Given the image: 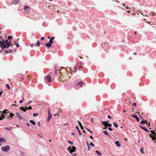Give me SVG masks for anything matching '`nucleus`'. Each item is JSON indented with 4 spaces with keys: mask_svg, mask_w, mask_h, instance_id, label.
<instances>
[{
    "mask_svg": "<svg viewBox=\"0 0 156 156\" xmlns=\"http://www.w3.org/2000/svg\"><path fill=\"white\" fill-rule=\"evenodd\" d=\"M66 71V72L65 74L61 73V76H60L58 78L59 81L60 82H63L64 81L69 80L72 73L69 72H67Z\"/></svg>",
    "mask_w": 156,
    "mask_h": 156,
    "instance_id": "f257e3e1",
    "label": "nucleus"
},
{
    "mask_svg": "<svg viewBox=\"0 0 156 156\" xmlns=\"http://www.w3.org/2000/svg\"><path fill=\"white\" fill-rule=\"evenodd\" d=\"M14 41L15 42V44L16 45V46L18 47H19L20 46V45L19 44V43L16 42L15 41Z\"/></svg>",
    "mask_w": 156,
    "mask_h": 156,
    "instance_id": "bb28decb",
    "label": "nucleus"
},
{
    "mask_svg": "<svg viewBox=\"0 0 156 156\" xmlns=\"http://www.w3.org/2000/svg\"><path fill=\"white\" fill-rule=\"evenodd\" d=\"M84 83L82 81H80L77 83L76 84V86L77 87H82Z\"/></svg>",
    "mask_w": 156,
    "mask_h": 156,
    "instance_id": "6e6552de",
    "label": "nucleus"
},
{
    "mask_svg": "<svg viewBox=\"0 0 156 156\" xmlns=\"http://www.w3.org/2000/svg\"><path fill=\"white\" fill-rule=\"evenodd\" d=\"M11 45V44L10 42H8V41L7 40H5V43L4 45L3 48H7L9 47Z\"/></svg>",
    "mask_w": 156,
    "mask_h": 156,
    "instance_id": "7ed1b4c3",
    "label": "nucleus"
},
{
    "mask_svg": "<svg viewBox=\"0 0 156 156\" xmlns=\"http://www.w3.org/2000/svg\"><path fill=\"white\" fill-rule=\"evenodd\" d=\"M87 146H89V143L88 142H87Z\"/></svg>",
    "mask_w": 156,
    "mask_h": 156,
    "instance_id": "680f3d73",
    "label": "nucleus"
},
{
    "mask_svg": "<svg viewBox=\"0 0 156 156\" xmlns=\"http://www.w3.org/2000/svg\"><path fill=\"white\" fill-rule=\"evenodd\" d=\"M25 108H24L23 109V111L24 112H26V111L27 109V107H25Z\"/></svg>",
    "mask_w": 156,
    "mask_h": 156,
    "instance_id": "c9c22d12",
    "label": "nucleus"
},
{
    "mask_svg": "<svg viewBox=\"0 0 156 156\" xmlns=\"http://www.w3.org/2000/svg\"><path fill=\"white\" fill-rule=\"evenodd\" d=\"M50 108H48V117L47 118V121H49L50 120L51 118V113L50 112Z\"/></svg>",
    "mask_w": 156,
    "mask_h": 156,
    "instance_id": "1a4fd4ad",
    "label": "nucleus"
},
{
    "mask_svg": "<svg viewBox=\"0 0 156 156\" xmlns=\"http://www.w3.org/2000/svg\"><path fill=\"white\" fill-rule=\"evenodd\" d=\"M112 126V124L111 123H108V126L109 127H111Z\"/></svg>",
    "mask_w": 156,
    "mask_h": 156,
    "instance_id": "ea45409f",
    "label": "nucleus"
},
{
    "mask_svg": "<svg viewBox=\"0 0 156 156\" xmlns=\"http://www.w3.org/2000/svg\"><path fill=\"white\" fill-rule=\"evenodd\" d=\"M12 4L13 3L14 5H16L19 2V0H12Z\"/></svg>",
    "mask_w": 156,
    "mask_h": 156,
    "instance_id": "ddd939ff",
    "label": "nucleus"
},
{
    "mask_svg": "<svg viewBox=\"0 0 156 156\" xmlns=\"http://www.w3.org/2000/svg\"><path fill=\"white\" fill-rule=\"evenodd\" d=\"M78 122L79 123V126H81L82 125V124L81 123H80L79 121H78Z\"/></svg>",
    "mask_w": 156,
    "mask_h": 156,
    "instance_id": "8fccbe9b",
    "label": "nucleus"
},
{
    "mask_svg": "<svg viewBox=\"0 0 156 156\" xmlns=\"http://www.w3.org/2000/svg\"><path fill=\"white\" fill-rule=\"evenodd\" d=\"M68 142L69 143V144H71L72 145H73V142H71L70 141H68Z\"/></svg>",
    "mask_w": 156,
    "mask_h": 156,
    "instance_id": "58836bf2",
    "label": "nucleus"
},
{
    "mask_svg": "<svg viewBox=\"0 0 156 156\" xmlns=\"http://www.w3.org/2000/svg\"><path fill=\"white\" fill-rule=\"evenodd\" d=\"M32 102V101H29V102L27 104V105H28L29 104L31 103Z\"/></svg>",
    "mask_w": 156,
    "mask_h": 156,
    "instance_id": "864d4df0",
    "label": "nucleus"
},
{
    "mask_svg": "<svg viewBox=\"0 0 156 156\" xmlns=\"http://www.w3.org/2000/svg\"><path fill=\"white\" fill-rule=\"evenodd\" d=\"M34 44H30V46L31 47H33L34 46Z\"/></svg>",
    "mask_w": 156,
    "mask_h": 156,
    "instance_id": "6e6d98bb",
    "label": "nucleus"
},
{
    "mask_svg": "<svg viewBox=\"0 0 156 156\" xmlns=\"http://www.w3.org/2000/svg\"><path fill=\"white\" fill-rule=\"evenodd\" d=\"M2 91H1V92H0V97L2 95Z\"/></svg>",
    "mask_w": 156,
    "mask_h": 156,
    "instance_id": "4d7b16f0",
    "label": "nucleus"
},
{
    "mask_svg": "<svg viewBox=\"0 0 156 156\" xmlns=\"http://www.w3.org/2000/svg\"><path fill=\"white\" fill-rule=\"evenodd\" d=\"M90 138H91V139L92 140H93V137L91 136H90Z\"/></svg>",
    "mask_w": 156,
    "mask_h": 156,
    "instance_id": "0e129e2a",
    "label": "nucleus"
},
{
    "mask_svg": "<svg viewBox=\"0 0 156 156\" xmlns=\"http://www.w3.org/2000/svg\"><path fill=\"white\" fill-rule=\"evenodd\" d=\"M10 118H12L13 116H14V114L12 113H10Z\"/></svg>",
    "mask_w": 156,
    "mask_h": 156,
    "instance_id": "c85d7f7f",
    "label": "nucleus"
},
{
    "mask_svg": "<svg viewBox=\"0 0 156 156\" xmlns=\"http://www.w3.org/2000/svg\"><path fill=\"white\" fill-rule=\"evenodd\" d=\"M6 87L9 90L10 89V87L9 86V85L8 84H6Z\"/></svg>",
    "mask_w": 156,
    "mask_h": 156,
    "instance_id": "c756f323",
    "label": "nucleus"
},
{
    "mask_svg": "<svg viewBox=\"0 0 156 156\" xmlns=\"http://www.w3.org/2000/svg\"><path fill=\"white\" fill-rule=\"evenodd\" d=\"M49 42L51 44L52 43H53V41L52 39H51L50 38V39L49 41Z\"/></svg>",
    "mask_w": 156,
    "mask_h": 156,
    "instance_id": "72a5a7b5",
    "label": "nucleus"
},
{
    "mask_svg": "<svg viewBox=\"0 0 156 156\" xmlns=\"http://www.w3.org/2000/svg\"><path fill=\"white\" fill-rule=\"evenodd\" d=\"M44 79L45 82L48 83H51L52 81V78L50 75H48L45 76Z\"/></svg>",
    "mask_w": 156,
    "mask_h": 156,
    "instance_id": "f03ea898",
    "label": "nucleus"
},
{
    "mask_svg": "<svg viewBox=\"0 0 156 156\" xmlns=\"http://www.w3.org/2000/svg\"><path fill=\"white\" fill-rule=\"evenodd\" d=\"M78 67L80 69L81 68H82V66H78ZM82 68H83V67H82Z\"/></svg>",
    "mask_w": 156,
    "mask_h": 156,
    "instance_id": "69168bd1",
    "label": "nucleus"
},
{
    "mask_svg": "<svg viewBox=\"0 0 156 156\" xmlns=\"http://www.w3.org/2000/svg\"><path fill=\"white\" fill-rule=\"evenodd\" d=\"M108 129L109 130L111 131H112L113 130L110 127H108Z\"/></svg>",
    "mask_w": 156,
    "mask_h": 156,
    "instance_id": "37998d69",
    "label": "nucleus"
},
{
    "mask_svg": "<svg viewBox=\"0 0 156 156\" xmlns=\"http://www.w3.org/2000/svg\"><path fill=\"white\" fill-rule=\"evenodd\" d=\"M95 152L99 156L101 155V153L98 150H96Z\"/></svg>",
    "mask_w": 156,
    "mask_h": 156,
    "instance_id": "393cba45",
    "label": "nucleus"
},
{
    "mask_svg": "<svg viewBox=\"0 0 156 156\" xmlns=\"http://www.w3.org/2000/svg\"><path fill=\"white\" fill-rule=\"evenodd\" d=\"M46 45L47 47V48L48 49L51 46V44L48 42L46 44Z\"/></svg>",
    "mask_w": 156,
    "mask_h": 156,
    "instance_id": "a211bd4d",
    "label": "nucleus"
},
{
    "mask_svg": "<svg viewBox=\"0 0 156 156\" xmlns=\"http://www.w3.org/2000/svg\"><path fill=\"white\" fill-rule=\"evenodd\" d=\"M55 37H53L51 38H50L51 39H52L53 40L55 39Z\"/></svg>",
    "mask_w": 156,
    "mask_h": 156,
    "instance_id": "e2e57ef3",
    "label": "nucleus"
},
{
    "mask_svg": "<svg viewBox=\"0 0 156 156\" xmlns=\"http://www.w3.org/2000/svg\"><path fill=\"white\" fill-rule=\"evenodd\" d=\"M90 144L91 145L93 146V147H94V145L93 144V143L92 142H91L90 143Z\"/></svg>",
    "mask_w": 156,
    "mask_h": 156,
    "instance_id": "a18cd8bd",
    "label": "nucleus"
},
{
    "mask_svg": "<svg viewBox=\"0 0 156 156\" xmlns=\"http://www.w3.org/2000/svg\"><path fill=\"white\" fill-rule=\"evenodd\" d=\"M15 115L19 120H20L22 119V117L21 115L18 112H16V113Z\"/></svg>",
    "mask_w": 156,
    "mask_h": 156,
    "instance_id": "9d476101",
    "label": "nucleus"
},
{
    "mask_svg": "<svg viewBox=\"0 0 156 156\" xmlns=\"http://www.w3.org/2000/svg\"><path fill=\"white\" fill-rule=\"evenodd\" d=\"M8 110H4L3 112H2V113H3V114H4V113H5V114H7L8 113Z\"/></svg>",
    "mask_w": 156,
    "mask_h": 156,
    "instance_id": "a878e982",
    "label": "nucleus"
},
{
    "mask_svg": "<svg viewBox=\"0 0 156 156\" xmlns=\"http://www.w3.org/2000/svg\"><path fill=\"white\" fill-rule=\"evenodd\" d=\"M145 121V123L147 125L148 122H147V120L144 121Z\"/></svg>",
    "mask_w": 156,
    "mask_h": 156,
    "instance_id": "5fc2aeb1",
    "label": "nucleus"
},
{
    "mask_svg": "<svg viewBox=\"0 0 156 156\" xmlns=\"http://www.w3.org/2000/svg\"><path fill=\"white\" fill-rule=\"evenodd\" d=\"M103 132L106 135H107L108 136H110L107 133V132L106 131H104Z\"/></svg>",
    "mask_w": 156,
    "mask_h": 156,
    "instance_id": "2f4dec72",
    "label": "nucleus"
},
{
    "mask_svg": "<svg viewBox=\"0 0 156 156\" xmlns=\"http://www.w3.org/2000/svg\"><path fill=\"white\" fill-rule=\"evenodd\" d=\"M108 126H105V127L104 128V129H107V128Z\"/></svg>",
    "mask_w": 156,
    "mask_h": 156,
    "instance_id": "bf43d9fd",
    "label": "nucleus"
},
{
    "mask_svg": "<svg viewBox=\"0 0 156 156\" xmlns=\"http://www.w3.org/2000/svg\"><path fill=\"white\" fill-rule=\"evenodd\" d=\"M150 136L152 138V140L153 141H154L155 140V138L151 134H150Z\"/></svg>",
    "mask_w": 156,
    "mask_h": 156,
    "instance_id": "7c9ffc66",
    "label": "nucleus"
},
{
    "mask_svg": "<svg viewBox=\"0 0 156 156\" xmlns=\"http://www.w3.org/2000/svg\"><path fill=\"white\" fill-rule=\"evenodd\" d=\"M87 147H88V151H90V146H87Z\"/></svg>",
    "mask_w": 156,
    "mask_h": 156,
    "instance_id": "3c124183",
    "label": "nucleus"
},
{
    "mask_svg": "<svg viewBox=\"0 0 156 156\" xmlns=\"http://www.w3.org/2000/svg\"><path fill=\"white\" fill-rule=\"evenodd\" d=\"M102 125H105V126H108V121L104 122L103 121L102 122Z\"/></svg>",
    "mask_w": 156,
    "mask_h": 156,
    "instance_id": "2eb2a0df",
    "label": "nucleus"
},
{
    "mask_svg": "<svg viewBox=\"0 0 156 156\" xmlns=\"http://www.w3.org/2000/svg\"><path fill=\"white\" fill-rule=\"evenodd\" d=\"M151 131L152 133V134H153L154 136V137L155 138V140H156V134L155 131L154 130H153V131L151 130Z\"/></svg>",
    "mask_w": 156,
    "mask_h": 156,
    "instance_id": "6ab92c4d",
    "label": "nucleus"
},
{
    "mask_svg": "<svg viewBox=\"0 0 156 156\" xmlns=\"http://www.w3.org/2000/svg\"><path fill=\"white\" fill-rule=\"evenodd\" d=\"M148 126H150V122H148V124H147V125Z\"/></svg>",
    "mask_w": 156,
    "mask_h": 156,
    "instance_id": "338daca9",
    "label": "nucleus"
},
{
    "mask_svg": "<svg viewBox=\"0 0 156 156\" xmlns=\"http://www.w3.org/2000/svg\"><path fill=\"white\" fill-rule=\"evenodd\" d=\"M144 123H145V121H144V120H142V121H141V122H140L141 124H144Z\"/></svg>",
    "mask_w": 156,
    "mask_h": 156,
    "instance_id": "c03bdc74",
    "label": "nucleus"
},
{
    "mask_svg": "<svg viewBox=\"0 0 156 156\" xmlns=\"http://www.w3.org/2000/svg\"><path fill=\"white\" fill-rule=\"evenodd\" d=\"M24 100V97H23L22 99L20 101L19 103L20 104L22 103L23 101Z\"/></svg>",
    "mask_w": 156,
    "mask_h": 156,
    "instance_id": "473e14b6",
    "label": "nucleus"
},
{
    "mask_svg": "<svg viewBox=\"0 0 156 156\" xmlns=\"http://www.w3.org/2000/svg\"><path fill=\"white\" fill-rule=\"evenodd\" d=\"M113 125H114V126L115 127H116V128H117V127H118V124H117V123H115V122H114V123H113Z\"/></svg>",
    "mask_w": 156,
    "mask_h": 156,
    "instance_id": "cd10ccee",
    "label": "nucleus"
},
{
    "mask_svg": "<svg viewBox=\"0 0 156 156\" xmlns=\"http://www.w3.org/2000/svg\"><path fill=\"white\" fill-rule=\"evenodd\" d=\"M56 115H57L58 116H59V113H57V114H55L54 115V116H55Z\"/></svg>",
    "mask_w": 156,
    "mask_h": 156,
    "instance_id": "052dcab7",
    "label": "nucleus"
},
{
    "mask_svg": "<svg viewBox=\"0 0 156 156\" xmlns=\"http://www.w3.org/2000/svg\"><path fill=\"white\" fill-rule=\"evenodd\" d=\"M143 148H141V149H140V151L141 152V153H142V154H144V152L143 151Z\"/></svg>",
    "mask_w": 156,
    "mask_h": 156,
    "instance_id": "4c0bfd02",
    "label": "nucleus"
},
{
    "mask_svg": "<svg viewBox=\"0 0 156 156\" xmlns=\"http://www.w3.org/2000/svg\"><path fill=\"white\" fill-rule=\"evenodd\" d=\"M115 144L118 147H120L121 146V145L120 144L119 142V141H117L115 142Z\"/></svg>",
    "mask_w": 156,
    "mask_h": 156,
    "instance_id": "4be33fe9",
    "label": "nucleus"
},
{
    "mask_svg": "<svg viewBox=\"0 0 156 156\" xmlns=\"http://www.w3.org/2000/svg\"><path fill=\"white\" fill-rule=\"evenodd\" d=\"M8 38V39L9 40L11 39L12 38V36H9Z\"/></svg>",
    "mask_w": 156,
    "mask_h": 156,
    "instance_id": "f704fd0d",
    "label": "nucleus"
},
{
    "mask_svg": "<svg viewBox=\"0 0 156 156\" xmlns=\"http://www.w3.org/2000/svg\"><path fill=\"white\" fill-rule=\"evenodd\" d=\"M93 118H92L91 119V122H93Z\"/></svg>",
    "mask_w": 156,
    "mask_h": 156,
    "instance_id": "774afa93",
    "label": "nucleus"
},
{
    "mask_svg": "<svg viewBox=\"0 0 156 156\" xmlns=\"http://www.w3.org/2000/svg\"><path fill=\"white\" fill-rule=\"evenodd\" d=\"M136 103H133V106H134V107L136 106Z\"/></svg>",
    "mask_w": 156,
    "mask_h": 156,
    "instance_id": "09e8293b",
    "label": "nucleus"
},
{
    "mask_svg": "<svg viewBox=\"0 0 156 156\" xmlns=\"http://www.w3.org/2000/svg\"><path fill=\"white\" fill-rule=\"evenodd\" d=\"M132 116L133 117H134L136 119V120L137 122H139V119L136 115H132Z\"/></svg>",
    "mask_w": 156,
    "mask_h": 156,
    "instance_id": "f3484780",
    "label": "nucleus"
},
{
    "mask_svg": "<svg viewBox=\"0 0 156 156\" xmlns=\"http://www.w3.org/2000/svg\"><path fill=\"white\" fill-rule=\"evenodd\" d=\"M12 50L11 49L10 50L8 51H5V52H6L7 53H10L12 52Z\"/></svg>",
    "mask_w": 156,
    "mask_h": 156,
    "instance_id": "b1692460",
    "label": "nucleus"
},
{
    "mask_svg": "<svg viewBox=\"0 0 156 156\" xmlns=\"http://www.w3.org/2000/svg\"><path fill=\"white\" fill-rule=\"evenodd\" d=\"M38 115V113H36V114L35 113H34L33 114V116H36V115Z\"/></svg>",
    "mask_w": 156,
    "mask_h": 156,
    "instance_id": "a19ab883",
    "label": "nucleus"
},
{
    "mask_svg": "<svg viewBox=\"0 0 156 156\" xmlns=\"http://www.w3.org/2000/svg\"><path fill=\"white\" fill-rule=\"evenodd\" d=\"M6 115H3V114H2L1 115V117H0V119L2 120L5 118Z\"/></svg>",
    "mask_w": 156,
    "mask_h": 156,
    "instance_id": "dca6fc26",
    "label": "nucleus"
},
{
    "mask_svg": "<svg viewBox=\"0 0 156 156\" xmlns=\"http://www.w3.org/2000/svg\"><path fill=\"white\" fill-rule=\"evenodd\" d=\"M24 107H23V106H21L20 108V110H23V109L24 108Z\"/></svg>",
    "mask_w": 156,
    "mask_h": 156,
    "instance_id": "79ce46f5",
    "label": "nucleus"
},
{
    "mask_svg": "<svg viewBox=\"0 0 156 156\" xmlns=\"http://www.w3.org/2000/svg\"><path fill=\"white\" fill-rule=\"evenodd\" d=\"M5 142V139L2 138H0V146L3 143Z\"/></svg>",
    "mask_w": 156,
    "mask_h": 156,
    "instance_id": "f8f14e48",
    "label": "nucleus"
},
{
    "mask_svg": "<svg viewBox=\"0 0 156 156\" xmlns=\"http://www.w3.org/2000/svg\"><path fill=\"white\" fill-rule=\"evenodd\" d=\"M5 43V41L4 39L1 37L0 40V47L2 48V49H3V47Z\"/></svg>",
    "mask_w": 156,
    "mask_h": 156,
    "instance_id": "423d86ee",
    "label": "nucleus"
},
{
    "mask_svg": "<svg viewBox=\"0 0 156 156\" xmlns=\"http://www.w3.org/2000/svg\"><path fill=\"white\" fill-rule=\"evenodd\" d=\"M76 129L78 130V132H79V134L81 136V135H82V133L79 129V128L78 127V126H77L76 127Z\"/></svg>",
    "mask_w": 156,
    "mask_h": 156,
    "instance_id": "412c9836",
    "label": "nucleus"
},
{
    "mask_svg": "<svg viewBox=\"0 0 156 156\" xmlns=\"http://www.w3.org/2000/svg\"><path fill=\"white\" fill-rule=\"evenodd\" d=\"M41 39L42 40H44V37H42L41 38Z\"/></svg>",
    "mask_w": 156,
    "mask_h": 156,
    "instance_id": "603ef678",
    "label": "nucleus"
},
{
    "mask_svg": "<svg viewBox=\"0 0 156 156\" xmlns=\"http://www.w3.org/2000/svg\"><path fill=\"white\" fill-rule=\"evenodd\" d=\"M86 128L87 131H88L91 134H92V132L90 130L88 129L87 128Z\"/></svg>",
    "mask_w": 156,
    "mask_h": 156,
    "instance_id": "e433bc0d",
    "label": "nucleus"
},
{
    "mask_svg": "<svg viewBox=\"0 0 156 156\" xmlns=\"http://www.w3.org/2000/svg\"><path fill=\"white\" fill-rule=\"evenodd\" d=\"M139 126L142 129H143L144 130H145V131H146V132H148V129L145 128V127H142L140 126Z\"/></svg>",
    "mask_w": 156,
    "mask_h": 156,
    "instance_id": "aec40b11",
    "label": "nucleus"
},
{
    "mask_svg": "<svg viewBox=\"0 0 156 156\" xmlns=\"http://www.w3.org/2000/svg\"><path fill=\"white\" fill-rule=\"evenodd\" d=\"M10 147L9 145H7L5 147H2V150L4 152H6L9 151L10 149Z\"/></svg>",
    "mask_w": 156,
    "mask_h": 156,
    "instance_id": "20e7f679",
    "label": "nucleus"
},
{
    "mask_svg": "<svg viewBox=\"0 0 156 156\" xmlns=\"http://www.w3.org/2000/svg\"><path fill=\"white\" fill-rule=\"evenodd\" d=\"M115 2H114L113 4V6L114 8H115L117 10L118 9L116 8L117 7H118V8H119L120 7V6L118 4V3L119 2L116 1L115 0Z\"/></svg>",
    "mask_w": 156,
    "mask_h": 156,
    "instance_id": "0eeeda50",
    "label": "nucleus"
},
{
    "mask_svg": "<svg viewBox=\"0 0 156 156\" xmlns=\"http://www.w3.org/2000/svg\"><path fill=\"white\" fill-rule=\"evenodd\" d=\"M32 109V108L31 106H30L28 108H27V109L28 110L31 109Z\"/></svg>",
    "mask_w": 156,
    "mask_h": 156,
    "instance_id": "49530a36",
    "label": "nucleus"
},
{
    "mask_svg": "<svg viewBox=\"0 0 156 156\" xmlns=\"http://www.w3.org/2000/svg\"><path fill=\"white\" fill-rule=\"evenodd\" d=\"M24 9L26 12H29L30 10V8L29 7L27 6H25L24 7Z\"/></svg>",
    "mask_w": 156,
    "mask_h": 156,
    "instance_id": "9b49d317",
    "label": "nucleus"
},
{
    "mask_svg": "<svg viewBox=\"0 0 156 156\" xmlns=\"http://www.w3.org/2000/svg\"><path fill=\"white\" fill-rule=\"evenodd\" d=\"M12 127H5L4 128V129L5 130H8V131L11 130L12 129Z\"/></svg>",
    "mask_w": 156,
    "mask_h": 156,
    "instance_id": "4468645a",
    "label": "nucleus"
},
{
    "mask_svg": "<svg viewBox=\"0 0 156 156\" xmlns=\"http://www.w3.org/2000/svg\"><path fill=\"white\" fill-rule=\"evenodd\" d=\"M37 45L38 46H39L40 45V42H39V41H37Z\"/></svg>",
    "mask_w": 156,
    "mask_h": 156,
    "instance_id": "de8ad7c7",
    "label": "nucleus"
},
{
    "mask_svg": "<svg viewBox=\"0 0 156 156\" xmlns=\"http://www.w3.org/2000/svg\"><path fill=\"white\" fill-rule=\"evenodd\" d=\"M30 122L34 126L36 124L35 122L33 120H30Z\"/></svg>",
    "mask_w": 156,
    "mask_h": 156,
    "instance_id": "5701e85b",
    "label": "nucleus"
},
{
    "mask_svg": "<svg viewBox=\"0 0 156 156\" xmlns=\"http://www.w3.org/2000/svg\"><path fill=\"white\" fill-rule=\"evenodd\" d=\"M108 118L109 119H111V117L109 115H108Z\"/></svg>",
    "mask_w": 156,
    "mask_h": 156,
    "instance_id": "13d9d810",
    "label": "nucleus"
},
{
    "mask_svg": "<svg viewBox=\"0 0 156 156\" xmlns=\"http://www.w3.org/2000/svg\"><path fill=\"white\" fill-rule=\"evenodd\" d=\"M72 147L70 146L67 148V149L69 152L70 153H72V152H74L76 149V147L75 146H73L72 148H71Z\"/></svg>",
    "mask_w": 156,
    "mask_h": 156,
    "instance_id": "39448f33",
    "label": "nucleus"
}]
</instances>
